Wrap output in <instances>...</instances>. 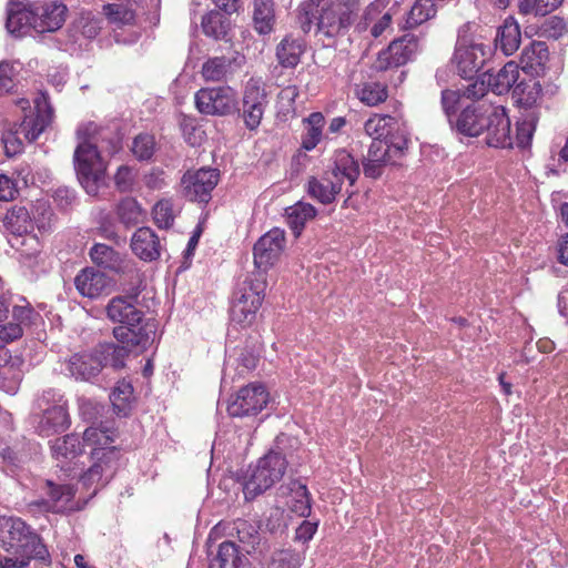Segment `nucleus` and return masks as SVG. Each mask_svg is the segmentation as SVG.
I'll use <instances>...</instances> for the list:
<instances>
[{"instance_id": "22", "label": "nucleus", "mask_w": 568, "mask_h": 568, "mask_svg": "<svg viewBox=\"0 0 568 568\" xmlns=\"http://www.w3.org/2000/svg\"><path fill=\"white\" fill-rule=\"evenodd\" d=\"M104 456H106L104 460H93L92 466L81 477L87 488L94 487V493L98 487H103L112 478L118 466V450H109Z\"/></svg>"}, {"instance_id": "13", "label": "nucleus", "mask_w": 568, "mask_h": 568, "mask_svg": "<svg viewBox=\"0 0 568 568\" xmlns=\"http://www.w3.org/2000/svg\"><path fill=\"white\" fill-rule=\"evenodd\" d=\"M418 39L414 34H405L390 42L387 49L381 51L374 68L377 71H385L390 68H397L406 64L418 52Z\"/></svg>"}, {"instance_id": "21", "label": "nucleus", "mask_w": 568, "mask_h": 568, "mask_svg": "<svg viewBox=\"0 0 568 568\" xmlns=\"http://www.w3.org/2000/svg\"><path fill=\"white\" fill-rule=\"evenodd\" d=\"M31 536L32 532L20 518H0V545L6 550L19 554Z\"/></svg>"}, {"instance_id": "2", "label": "nucleus", "mask_w": 568, "mask_h": 568, "mask_svg": "<svg viewBox=\"0 0 568 568\" xmlns=\"http://www.w3.org/2000/svg\"><path fill=\"white\" fill-rule=\"evenodd\" d=\"M79 143L74 151V166L78 179L90 195H95L104 181L105 164L102 152L114 154L120 140L111 132H103L94 123L78 129Z\"/></svg>"}, {"instance_id": "16", "label": "nucleus", "mask_w": 568, "mask_h": 568, "mask_svg": "<svg viewBox=\"0 0 568 568\" xmlns=\"http://www.w3.org/2000/svg\"><path fill=\"white\" fill-rule=\"evenodd\" d=\"M43 497L30 504V507H38L47 513H67L77 509L73 503L75 491L70 485H55L45 480L42 488Z\"/></svg>"}, {"instance_id": "59", "label": "nucleus", "mask_w": 568, "mask_h": 568, "mask_svg": "<svg viewBox=\"0 0 568 568\" xmlns=\"http://www.w3.org/2000/svg\"><path fill=\"white\" fill-rule=\"evenodd\" d=\"M458 101H459V93L457 91H454V90H443L442 91V98H440L442 108H443V111H444L445 115L447 116L450 125H453V123L455 122V120H453V114L455 112V108H456Z\"/></svg>"}, {"instance_id": "37", "label": "nucleus", "mask_w": 568, "mask_h": 568, "mask_svg": "<svg viewBox=\"0 0 568 568\" xmlns=\"http://www.w3.org/2000/svg\"><path fill=\"white\" fill-rule=\"evenodd\" d=\"M290 499L286 501L290 509L300 517H307L311 513V496L306 485L293 480L288 485Z\"/></svg>"}, {"instance_id": "54", "label": "nucleus", "mask_w": 568, "mask_h": 568, "mask_svg": "<svg viewBox=\"0 0 568 568\" xmlns=\"http://www.w3.org/2000/svg\"><path fill=\"white\" fill-rule=\"evenodd\" d=\"M20 557H23L27 561L31 558L45 560L49 556L48 550L45 546L40 541L39 537L34 534H32L29 539H27V542L24 544L23 548L18 554Z\"/></svg>"}, {"instance_id": "9", "label": "nucleus", "mask_w": 568, "mask_h": 568, "mask_svg": "<svg viewBox=\"0 0 568 568\" xmlns=\"http://www.w3.org/2000/svg\"><path fill=\"white\" fill-rule=\"evenodd\" d=\"M195 105L205 115L224 116L237 109V97L231 87L203 88L195 93Z\"/></svg>"}, {"instance_id": "36", "label": "nucleus", "mask_w": 568, "mask_h": 568, "mask_svg": "<svg viewBox=\"0 0 568 568\" xmlns=\"http://www.w3.org/2000/svg\"><path fill=\"white\" fill-rule=\"evenodd\" d=\"M519 78L518 65L510 61L507 62L496 74H490L488 79V85L491 87L493 91L497 94L508 92L516 83Z\"/></svg>"}, {"instance_id": "44", "label": "nucleus", "mask_w": 568, "mask_h": 568, "mask_svg": "<svg viewBox=\"0 0 568 568\" xmlns=\"http://www.w3.org/2000/svg\"><path fill=\"white\" fill-rule=\"evenodd\" d=\"M215 560L220 568L247 567V558L239 552V549L232 541H224L219 546Z\"/></svg>"}, {"instance_id": "30", "label": "nucleus", "mask_w": 568, "mask_h": 568, "mask_svg": "<svg viewBox=\"0 0 568 568\" xmlns=\"http://www.w3.org/2000/svg\"><path fill=\"white\" fill-rule=\"evenodd\" d=\"M113 442V435L108 429L88 427L83 433L84 445L92 449V460H104L106 459L104 453H108L109 450H116V448L112 446Z\"/></svg>"}, {"instance_id": "63", "label": "nucleus", "mask_w": 568, "mask_h": 568, "mask_svg": "<svg viewBox=\"0 0 568 568\" xmlns=\"http://www.w3.org/2000/svg\"><path fill=\"white\" fill-rule=\"evenodd\" d=\"M487 91L488 89L485 84V81H475L474 83L467 85L464 91V95L468 99L481 101L480 99L486 95Z\"/></svg>"}, {"instance_id": "47", "label": "nucleus", "mask_w": 568, "mask_h": 568, "mask_svg": "<svg viewBox=\"0 0 568 568\" xmlns=\"http://www.w3.org/2000/svg\"><path fill=\"white\" fill-rule=\"evenodd\" d=\"M201 27L205 36L220 40L225 38L229 22L222 13L211 11L202 18Z\"/></svg>"}, {"instance_id": "45", "label": "nucleus", "mask_w": 568, "mask_h": 568, "mask_svg": "<svg viewBox=\"0 0 568 568\" xmlns=\"http://www.w3.org/2000/svg\"><path fill=\"white\" fill-rule=\"evenodd\" d=\"M116 215L125 226H133L142 223L145 219V212L135 199H123L116 206Z\"/></svg>"}, {"instance_id": "38", "label": "nucleus", "mask_w": 568, "mask_h": 568, "mask_svg": "<svg viewBox=\"0 0 568 568\" xmlns=\"http://www.w3.org/2000/svg\"><path fill=\"white\" fill-rule=\"evenodd\" d=\"M316 209L305 202H297L286 209V219L288 226L293 230L295 235H300L306 222L314 219Z\"/></svg>"}, {"instance_id": "15", "label": "nucleus", "mask_w": 568, "mask_h": 568, "mask_svg": "<svg viewBox=\"0 0 568 568\" xmlns=\"http://www.w3.org/2000/svg\"><path fill=\"white\" fill-rule=\"evenodd\" d=\"M217 182L219 172L215 169L187 171L181 180L182 192L190 201L207 203Z\"/></svg>"}, {"instance_id": "18", "label": "nucleus", "mask_w": 568, "mask_h": 568, "mask_svg": "<svg viewBox=\"0 0 568 568\" xmlns=\"http://www.w3.org/2000/svg\"><path fill=\"white\" fill-rule=\"evenodd\" d=\"M245 64V57L239 52L226 57L210 58L202 64V77L207 82H227L240 73Z\"/></svg>"}, {"instance_id": "11", "label": "nucleus", "mask_w": 568, "mask_h": 568, "mask_svg": "<svg viewBox=\"0 0 568 568\" xmlns=\"http://www.w3.org/2000/svg\"><path fill=\"white\" fill-rule=\"evenodd\" d=\"M268 394L261 384L242 387L227 403V413L233 417L258 414L267 404Z\"/></svg>"}, {"instance_id": "4", "label": "nucleus", "mask_w": 568, "mask_h": 568, "mask_svg": "<svg viewBox=\"0 0 568 568\" xmlns=\"http://www.w3.org/2000/svg\"><path fill=\"white\" fill-rule=\"evenodd\" d=\"M359 176V165L349 152L336 150L322 178L311 176L307 181V194L322 204H331L347 184L348 197L354 194L353 187Z\"/></svg>"}, {"instance_id": "1", "label": "nucleus", "mask_w": 568, "mask_h": 568, "mask_svg": "<svg viewBox=\"0 0 568 568\" xmlns=\"http://www.w3.org/2000/svg\"><path fill=\"white\" fill-rule=\"evenodd\" d=\"M131 281L132 286L124 290V295H116L108 302L105 315L109 321L119 324L113 328V336L120 344L145 349L153 342L156 325L153 320L145 318L139 307L141 283Z\"/></svg>"}, {"instance_id": "12", "label": "nucleus", "mask_w": 568, "mask_h": 568, "mask_svg": "<svg viewBox=\"0 0 568 568\" xmlns=\"http://www.w3.org/2000/svg\"><path fill=\"white\" fill-rule=\"evenodd\" d=\"M89 256L94 265L100 268L128 275L131 280L142 283V277L134 263L125 260L112 246L95 243L89 251Z\"/></svg>"}, {"instance_id": "27", "label": "nucleus", "mask_w": 568, "mask_h": 568, "mask_svg": "<svg viewBox=\"0 0 568 568\" xmlns=\"http://www.w3.org/2000/svg\"><path fill=\"white\" fill-rule=\"evenodd\" d=\"M133 253L143 261H154L160 256V241L150 227L138 229L131 239Z\"/></svg>"}, {"instance_id": "61", "label": "nucleus", "mask_w": 568, "mask_h": 568, "mask_svg": "<svg viewBox=\"0 0 568 568\" xmlns=\"http://www.w3.org/2000/svg\"><path fill=\"white\" fill-rule=\"evenodd\" d=\"M14 217L17 219V223L20 221L24 223V225L19 224L17 226L16 231L18 233L29 232L32 230V224L28 222L29 213L24 207L14 209L11 214L7 216L10 222H12Z\"/></svg>"}, {"instance_id": "57", "label": "nucleus", "mask_w": 568, "mask_h": 568, "mask_svg": "<svg viewBox=\"0 0 568 568\" xmlns=\"http://www.w3.org/2000/svg\"><path fill=\"white\" fill-rule=\"evenodd\" d=\"M542 30L548 38L555 40L561 39L568 34L566 21L557 16L548 18L544 23Z\"/></svg>"}, {"instance_id": "32", "label": "nucleus", "mask_w": 568, "mask_h": 568, "mask_svg": "<svg viewBox=\"0 0 568 568\" xmlns=\"http://www.w3.org/2000/svg\"><path fill=\"white\" fill-rule=\"evenodd\" d=\"M539 120V112L536 108L525 109L516 124V135L513 138V145L516 143L519 148L529 145L537 122Z\"/></svg>"}, {"instance_id": "3", "label": "nucleus", "mask_w": 568, "mask_h": 568, "mask_svg": "<svg viewBox=\"0 0 568 568\" xmlns=\"http://www.w3.org/2000/svg\"><path fill=\"white\" fill-rule=\"evenodd\" d=\"M452 129L466 136L486 134L493 148H513L510 120L506 109L487 100L474 101L462 109Z\"/></svg>"}, {"instance_id": "64", "label": "nucleus", "mask_w": 568, "mask_h": 568, "mask_svg": "<svg viewBox=\"0 0 568 568\" xmlns=\"http://www.w3.org/2000/svg\"><path fill=\"white\" fill-rule=\"evenodd\" d=\"M2 141L8 156H13L22 151V142L13 133L4 134Z\"/></svg>"}, {"instance_id": "51", "label": "nucleus", "mask_w": 568, "mask_h": 568, "mask_svg": "<svg viewBox=\"0 0 568 568\" xmlns=\"http://www.w3.org/2000/svg\"><path fill=\"white\" fill-rule=\"evenodd\" d=\"M303 555L292 549H280L272 554L265 568H300Z\"/></svg>"}, {"instance_id": "29", "label": "nucleus", "mask_w": 568, "mask_h": 568, "mask_svg": "<svg viewBox=\"0 0 568 568\" xmlns=\"http://www.w3.org/2000/svg\"><path fill=\"white\" fill-rule=\"evenodd\" d=\"M521 33L517 21L513 17L505 19L504 23L497 29L495 38V48L505 55H511L520 45Z\"/></svg>"}, {"instance_id": "41", "label": "nucleus", "mask_w": 568, "mask_h": 568, "mask_svg": "<svg viewBox=\"0 0 568 568\" xmlns=\"http://www.w3.org/2000/svg\"><path fill=\"white\" fill-rule=\"evenodd\" d=\"M438 9L436 0H416L407 14L406 28H415L429 19H433Z\"/></svg>"}, {"instance_id": "52", "label": "nucleus", "mask_w": 568, "mask_h": 568, "mask_svg": "<svg viewBox=\"0 0 568 568\" xmlns=\"http://www.w3.org/2000/svg\"><path fill=\"white\" fill-rule=\"evenodd\" d=\"M564 0H520L519 10L524 14L546 16L556 10Z\"/></svg>"}, {"instance_id": "14", "label": "nucleus", "mask_w": 568, "mask_h": 568, "mask_svg": "<svg viewBox=\"0 0 568 568\" xmlns=\"http://www.w3.org/2000/svg\"><path fill=\"white\" fill-rule=\"evenodd\" d=\"M285 248V232L278 227L262 235L253 247L254 265L263 273L272 267Z\"/></svg>"}, {"instance_id": "48", "label": "nucleus", "mask_w": 568, "mask_h": 568, "mask_svg": "<svg viewBox=\"0 0 568 568\" xmlns=\"http://www.w3.org/2000/svg\"><path fill=\"white\" fill-rule=\"evenodd\" d=\"M356 97L365 104L374 106L387 99V89L378 82L357 84Z\"/></svg>"}, {"instance_id": "7", "label": "nucleus", "mask_w": 568, "mask_h": 568, "mask_svg": "<svg viewBox=\"0 0 568 568\" xmlns=\"http://www.w3.org/2000/svg\"><path fill=\"white\" fill-rule=\"evenodd\" d=\"M287 468L286 458L271 450L250 466L243 477V493L246 500L254 499L280 481Z\"/></svg>"}, {"instance_id": "39", "label": "nucleus", "mask_w": 568, "mask_h": 568, "mask_svg": "<svg viewBox=\"0 0 568 568\" xmlns=\"http://www.w3.org/2000/svg\"><path fill=\"white\" fill-rule=\"evenodd\" d=\"M253 21L261 34H267L273 30L275 16L272 0H254Z\"/></svg>"}, {"instance_id": "6", "label": "nucleus", "mask_w": 568, "mask_h": 568, "mask_svg": "<svg viewBox=\"0 0 568 568\" xmlns=\"http://www.w3.org/2000/svg\"><path fill=\"white\" fill-rule=\"evenodd\" d=\"M265 288L266 278L261 272L247 275L237 285L230 311L232 324L247 327L254 323L264 300Z\"/></svg>"}, {"instance_id": "46", "label": "nucleus", "mask_w": 568, "mask_h": 568, "mask_svg": "<svg viewBox=\"0 0 568 568\" xmlns=\"http://www.w3.org/2000/svg\"><path fill=\"white\" fill-rule=\"evenodd\" d=\"M52 455L57 460L73 459L82 452V444L77 435L57 438L52 446Z\"/></svg>"}, {"instance_id": "55", "label": "nucleus", "mask_w": 568, "mask_h": 568, "mask_svg": "<svg viewBox=\"0 0 568 568\" xmlns=\"http://www.w3.org/2000/svg\"><path fill=\"white\" fill-rule=\"evenodd\" d=\"M154 138L149 134L138 135L132 144V152L139 160H149L154 152Z\"/></svg>"}, {"instance_id": "50", "label": "nucleus", "mask_w": 568, "mask_h": 568, "mask_svg": "<svg viewBox=\"0 0 568 568\" xmlns=\"http://www.w3.org/2000/svg\"><path fill=\"white\" fill-rule=\"evenodd\" d=\"M103 12L110 23L122 27L132 24L135 19L134 11L125 3H109L103 7Z\"/></svg>"}, {"instance_id": "43", "label": "nucleus", "mask_w": 568, "mask_h": 568, "mask_svg": "<svg viewBox=\"0 0 568 568\" xmlns=\"http://www.w3.org/2000/svg\"><path fill=\"white\" fill-rule=\"evenodd\" d=\"M234 530L243 550L251 554L261 542V535L255 524L245 519H237L234 523Z\"/></svg>"}, {"instance_id": "58", "label": "nucleus", "mask_w": 568, "mask_h": 568, "mask_svg": "<svg viewBox=\"0 0 568 568\" xmlns=\"http://www.w3.org/2000/svg\"><path fill=\"white\" fill-rule=\"evenodd\" d=\"M135 181V173L129 166H120L114 176V183L119 191L128 192L132 189Z\"/></svg>"}, {"instance_id": "20", "label": "nucleus", "mask_w": 568, "mask_h": 568, "mask_svg": "<svg viewBox=\"0 0 568 568\" xmlns=\"http://www.w3.org/2000/svg\"><path fill=\"white\" fill-rule=\"evenodd\" d=\"M33 9L36 31L38 32H54L65 22L68 8L60 1L52 0L41 6L33 4Z\"/></svg>"}, {"instance_id": "8", "label": "nucleus", "mask_w": 568, "mask_h": 568, "mask_svg": "<svg viewBox=\"0 0 568 568\" xmlns=\"http://www.w3.org/2000/svg\"><path fill=\"white\" fill-rule=\"evenodd\" d=\"M469 30V24H464L458 30L453 55V62L463 78H471L477 73L491 53L490 47L475 39Z\"/></svg>"}, {"instance_id": "60", "label": "nucleus", "mask_w": 568, "mask_h": 568, "mask_svg": "<svg viewBox=\"0 0 568 568\" xmlns=\"http://www.w3.org/2000/svg\"><path fill=\"white\" fill-rule=\"evenodd\" d=\"M13 70L7 62L0 63V95L8 93L13 87Z\"/></svg>"}, {"instance_id": "40", "label": "nucleus", "mask_w": 568, "mask_h": 568, "mask_svg": "<svg viewBox=\"0 0 568 568\" xmlns=\"http://www.w3.org/2000/svg\"><path fill=\"white\" fill-rule=\"evenodd\" d=\"M131 348H138V346H129L125 344L115 345L112 343H105L98 345V354L101 355L103 366H112L113 368H121L124 366V359L129 355ZM139 348H142L139 346Z\"/></svg>"}, {"instance_id": "62", "label": "nucleus", "mask_w": 568, "mask_h": 568, "mask_svg": "<svg viewBox=\"0 0 568 568\" xmlns=\"http://www.w3.org/2000/svg\"><path fill=\"white\" fill-rule=\"evenodd\" d=\"M317 530V523H311L307 520H304L295 531V540L301 542H307L311 540L314 536V534Z\"/></svg>"}, {"instance_id": "26", "label": "nucleus", "mask_w": 568, "mask_h": 568, "mask_svg": "<svg viewBox=\"0 0 568 568\" xmlns=\"http://www.w3.org/2000/svg\"><path fill=\"white\" fill-rule=\"evenodd\" d=\"M109 283L110 281L105 274L92 267L82 270L74 278L78 292L89 298L100 296L108 288Z\"/></svg>"}, {"instance_id": "19", "label": "nucleus", "mask_w": 568, "mask_h": 568, "mask_svg": "<svg viewBox=\"0 0 568 568\" xmlns=\"http://www.w3.org/2000/svg\"><path fill=\"white\" fill-rule=\"evenodd\" d=\"M36 116H26L20 125L21 132L30 142L37 140L53 120V109L47 93L40 92L34 99Z\"/></svg>"}, {"instance_id": "49", "label": "nucleus", "mask_w": 568, "mask_h": 568, "mask_svg": "<svg viewBox=\"0 0 568 568\" xmlns=\"http://www.w3.org/2000/svg\"><path fill=\"white\" fill-rule=\"evenodd\" d=\"M132 396V385L126 381H120L110 395L113 409L118 415L125 416L128 414Z\"/></svg>"}, {"instance_id": "10", "label": "nucleus", "mask_w": 568, "mask_h": 568, "mask_svg": "<svg viewBox=\"0 0 568 568\" xmlns=\"http://www.w3.org/2000/svg\"><path fill=\"white\" fill-rule=\"evenodd\" d=\"M33 311L29 306L16 305L9 312V300L1 297L0 301V348L12 343L23 335V328L31 324Z\"/></svg>"}, {"instance_id": "56", "label": "nucleus", "mask_w": 568, "mask_h": 568, "mask_svg": "<svg viewBox=\"0 0 568 568\" xmlns=\"http://www.w3.org/2000/svg\"><path fill=\"white\" fill-rule=\"evenodd\" d=\"M33 211V220L41 233L49 232L52 227L53 213L51 209L43 202L38 203Z\"/></svg>"}, {"instance_id": "25", "label": "nucleus", "mask_w": 568, "mask_h": 568, "mask_svg": "<svg viewBox=\"0 0 568 568\" xmlns=\"http://www.w3.org/2000/svg\"><path fill=\"white\" fill-rule=\"evenodd\" d=\"M364 130L374 140L396 139L402 133L406 135V130L399 119L387 114H374L365 122Z\"/></svg>"}, {"instance_id": "31", "label": "nucleus", "mask_w": 568, "mask_h": 568, "mask_svg": "<svg viewBox=\"0 0 568 568\" xmlns=\"http://www.w3.org/2000/svg\"><path fill=\"white\" fill-rule=\"evenodd\" d=\"M69 426V414L64 405H54L44 410L39 423V432L42 436H51L63 432Z\"/></svg>"}, {"instance_id": "28", "label": "nucleus", "mask_w": 568, "mask_h": 568, "mask_svg": "<svg viewBox=\"0 0 568 568\" xmlns=\"http://www.w3.org/2000/svg\"><path fill=\"white\" fill-rule=\"evenodd\" d=\"M33 4L26 8L21 3L10 2L7 8L6 27L11 34L21 36L24 30L32 27L36 30Z\"/></svg>"}, {"instance_id": "17", "label": "nucleus", "mask_w": 568, "mask_h": 568, "mask_svg": "<svg viewBox=\"0 0 568 568\" xmlns=\"http://www.w3.org/2000/svg\"><path fill=\"white\" fill-rule=\"evenodd\" d=\"M267 105L264 87L256 80H250L243 92L242 115L248 130H255L263 118Z\"/></svg>"}, {"instance_id": "35", "label": "nucleus", "mask_w": 568, "mask_h": 568, "mask_svg": "<svg viewBox=\"0 0 568 568\" xmlns=\"http://www.w3.org/2000/svg\"><path fill=\"white\" fill-rule=\"evenodd\" d=\"M548 59L549 51L547 44L542 41H532L523 50L520 62L524 70L528 69L538 72L539 69L546 65Z\"/></svg>"}, {"instance_id": "5", "label": "nucleus", "mask_w": 568, "mask_h": 568, "mask_svg": "<svg viewBox=\"0 0 568 568\" xmlns=\"http://www.w3.org/2000/svg\"><path fill=\"white\" fill-rule=\"evenodd\" d=\"M359 12L358 0H334L321 1L315 12L313 4H306L300 13L302 29L307 32L311 29L312 20L310 13L316 19L317 31L322 34L333 38L347 32L354 23Z\"/></svg>"}, {"instance_id": "53", "label": "nucleus", "mask_w": 568, "mask_h": 568, "mask_svg": "<svg viewBox=\"0 0 568 568\" xmlns=\"http://www.w3.org/2000/svg\"><path fill=\"white\" fill-rule=\"evenodd\" d=\"M175 213L170 200H160L153 207V220L159 227L169 229L174 222Z\"/></svg>"}, {"instance_id": "34", "label": "nucleus", "mask_w": 568, "mask_h": 568, "mask_svg": "<svg viewBox=\"0 0 568 568\" xmlns=\"http://www.w3.org/2000/svg\"><path fill=\"white\" fill-rule=\"evenodd\" d=\"M379 7V2L371 3L365 11V20L372 24L369 33L375 39L392 31V21L394 17L393 9L381 12Z\"/></svg>"}, {"instance_id": "33", "label": "nucleus", "mask_w": 568, "mask_h": 568, "mask_svg": "<svg viewBox=\"0 0 568 568\" xmlns=\"http://www.w3.org/2000/svg\"><path fill=\"white\" fill-rule=\"evenodd\" d=\"M305 51V43L301 38L285 37L276 49V57L281 65L294 68L300 63Z\"/></svg>"}, {"instance_id": "23", "label": "nucleus", "mask_w": 568, "mask_h": 568, "mask_svg": "<svg viewBox=\"0 0 568 568\" xmlns=\"http://www.w3.org/2000/svg\"><path fill=\"white\" fill-rule=\"evenodd\" d=\"M103 363L97 346L91 353L72 355L67 362V369L74 378L89 381L101 372Z\"/></svg>"}, {"instance_id": "42", "label": "nucleus", "mask_w": 568, "mask_h": 568, "mask_svg": "<svg viewBox=\"0 0 568 568\" xmlns=\"http://www.w3.org/2000/svg\"><path fill=\"white\" fill-rule=\"evenodd\" d=\"M305 133L302 135V148L306 151L313 150L322 139V131L325 124L324 116L320 112L312 113L304 120Z\"/></svg>"}, {"instance_id": "24", "label": "nucleus", "mask_w": 568, "mask_h": 568, "mask_svg": "<svg viewBox=\"0 0 568 568\" xmlns=\"http://www.w3.org/2000/svg\"><path fill=\"white\" fill-rule=\"evenodd\" d=\"M407 148V138L405 134H399L396 139L390 140H373L369 145L367 156L371 162H386L394 163L396 158L400 156Z\"/></svg>"}]
</instances>
